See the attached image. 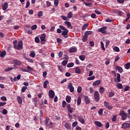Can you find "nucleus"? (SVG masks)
Masks as SVG:
<instances>
[{"mask_svg":"<svg viewBox=\"0 0 130 130\" xmlns=\"http://www.w3.org/2000/svg\"><path fill=\"white\" fill-rule=\"evenodd\" d=\"M14 48L17 49V50H20L23 48V42L19 41L17 44H15L13 46Z\"/></svg>","mask_w":130,"mask_h":130,"instance_id":"1","label":"nucleus"},{"mask_svg":"<svg viewBox=\"0 0 130 130\" xmlns=\"http://www.w3.org/2000/svg\"><path fill=\"white\" fill-rule=\"evenodd\" d=\"M107 29V26H103L98 29V32H101V33H102V34L108 35L109 34V32L105 30Z\"/></svg>","mask_w":130,"mask_h":130,"instance_id":"2","label":"nucleus"},{"mask_svg":"<svg viewBox=\"0 0 130 130\" xmlns=\"http://www.w3.org/2000/svg\"><path fill=\"white\" fill-rule=\"evenodd\" d=\"M104 105L105 107L107 108V109H108V110H112V109L113 108V106L109 104V103H108V102H104Z\"/></svg>","mask_w":130,"mask_h":130,"instance_id":"3","label":"nucleus"},{"mask_svg":"<svg viewBox=\"0 0 130 130\" xmlns=\"http://www.w3.org/2000/svg\"><path fill=\"white\" fill-rule=\"evenodd\" d=\"M94 98L96 102H98V101L100 100V94H99L98 91H95L94 92Z\"/></svg>","mask_w":130,"mask_h":130,"instance_id":"4","label":"nucleus"},{"mask_svg":"<svg viewBox=\"0 0 130 130\" xmlns=\"http://www.w3.org/2000/svg\"><path fill=\"white\" fill-rule=\"evenodd\" d=\"M68 33H69V29H66V30L62 31L61 35L64 38H69V35H68Z\"/></svg>","mask_w":130,"mask_h":130,"instance_id":"5","label":"nucleus"},{"mask_svg":"<svg viewBox=\"0 0 130 130\" xmlns=\"http://www.w3.org/2000/svg\"><path fill=\"white\" fill-rule=\"evenodd\" d=\"M68 89H70V91L71 92V93H73V92H74V91L75 90V88L74 87V86H73V83H70L68 84Z\"/></svg>","mask_w":130,"mask_h":130,"instance_id":"6","label":"nucleus"},{"mask_svg":"<svg viewBox=\"0 0 130 130\" xmlns=\"http://www.w3.org/2000/svg\"><path fill=\"white\" fill-rule=\"evenodd\" d=\"M48 95L50 98H54V96H55V93H54V91H53V90H50L49 91Z\"/></svg>","mask_w":130,"mask_h":130,"instance_id":"7","label":"nucleus"},{"mask_svg":"<svg viewBox=\"0 0 130 130\" xmlns=\"http://www.w3.org/2000/svg\"><path fill=\"white\" fill-rule=\"evenodd\" d=\"M45 37H46V35L44 34H42L40 37V40L42 44L45 43Z\"/></svg>","mask_w":130,"mask_h":130,"instance_id":"8","label":"nucleus"},{"mask_svg":"<svg viewBox=\"0 0 130 130\" xmlns=\"http://www.w3.org/2000/svg\"><path fill=\"white\" fill-rule=\"evenodd\" d=\"M128 127H130V124L128 123H124L122 124V128H123V129H126Z\"/></svg>","mask_w":130,"mask_h":130,"instance_id":"9","label":"nucleus"},{"mask_svg":"<svg viewBox=\"0 0 130 130\" xmlns=\"http://www.w3.org/2000/svg\"><path fill=\"white\" fill-rule=\"evenodd\" d=\"M127 117H128V118H129V116H128L127 113L124 112V113L121 117L122 120H125V119H126V118H127Z\"/></svg>","mask_w":130,"mask_h":130,"instance_id":"10","label":"nucleus"},{"mask_svg":"<svg viewBox=\"0 0 130 130\" xmlns=\"http://www.w3.org/2000/svg\"><path fill=\"white\" fill-rule=\"evenodd\" d=\"M13 63L15 66H21V64H22V62H21V61L17 59L13 60Z\"/></svg>","mask_w":130,"mask_h":130,"instance_id":"11","label":"nucleus"},{"mask_svg":"<svg viewBox=\"0 0 130 130\" xmlns=\"http://www.w3.org/2000/svg\"><path fill=\"white\" fill-rule=\"evenodd\" d=\"M8 7H9V5L8 4V3L6 2L5 3H4V4L2 5L3 11H6L7 9H8Z\"/></svg>","mask_w":130,"mask_h":130,"instance_id":"12","label":"nucleus"},{"mask_svg":"<svg viewBox=\"0 0 130 130\" xmlns=\"http://www.w3.org/2000/svg\"><path fill=\"white\" fill-rule=\"evenodd\" d=\"M64 127L67 129H68V130L71 129L72 128V126L71 125V124L68 123H65Z\"/></svg>","mask_w":130,"mask_h":130,"instance_id":"13","label":"nucleus"},{"mask_svg":"<svg viewBox=\"0 0 130 130\" xmlns=\"http://www.w3.org/2000/svg\"><path fill=\"white\" fill-rule=\"evenodd\" d=\"M94 124H95V125L97 126H99V127H101L103 126L102 123L98 121H95Z\"/></svg>","mask_w":130,"mask_h":130,"instance_id":"14","label":"nucleus"},{"mask_svg":"<svg viewBox=\"0 0 130 130\" xmlns=\"http://www.w3.org/2000/svg\"><path fill=\"white\" fill-rule=\"evenodd\" d=\"M17 102L19 104H22V102H23V100L21 98V96H18L17 97Z\"/></svg>","mask_w":130,"mask_h":130,"instance_id":"15","label":"nucleus"},{"mask_svg":"<svg viewBox=\"0 0 130 130\" xmlns=\"http://www.w3.org/2000/svg\"><path fill=\"white\" fill-rule=\"evenodd\" d=\"M120 74L118 73L117 74V80H116V79H114V82H120Z\"/></svg>","mask_w":130,"mask_h":130,"instance_id":"16","label":"nucleus"},{"mask_svg":"<svg viewBox=\"0 0 130 130\" xmlns=\"http://www.w3.org/2000/svg\"><path fill=\"white\" fill-rule=\"evenodd\" d=\"M116 70H117V71L120 74H121L122 73V72H123V70H122V68L121 67L118 66H116Z\"/></svg>","mask_w":130,"mask_h":130,"instance_id":"17","label":"nucleus"},{"mask_svg":"<svg viewBox=\"0 0 130 130\" xmlns=\"http://www.w3.org/2000/svg\"><path fill=\"white\" fill-rule=\"evenodd\" d=\"M101 83V80H96L93 83V86H99V85H100Z\"/></svg>","mask_w":130,"mask_h":130,"instance_id":"18","label":"nucleus"},{"mask_svg":"<svg viewBox=\"0 0 130 130\" xmlns=\"http://www.w3.org/2000/svg\"><path fill=\"white\" fill-rule=\"evenodd\" d=\"M100 93L102 95V94H104V92H105V89H104V87L101 86L100 88Z\"/></svg>","mask_w":130,"mask_h":130,"instance_id":"19","label":"nucleus"},{"mask_svg":"<svg viewBox=\"0 0 130 130\" xmlns=\"http://www.w3.org/2000/svg\"><path fill=\"white\" fill-rule=\"evenodd\" d=\"M84 100L86 104H89V103H90V99H89V98L87 96H85Z\"/></svg>","mask_w":130,"mask_h":130,"instance_id":"20","label":"nucleus"},{"mask_svg":"<svg viewBox=\"0 0 130 130\" xmlns=\"http://www.w3.org/2000/svg\"><path fill=\"white\" fill-rule=\"evenodd\" d=\"M78 120L80 122H81V123H82V124H84V123H85V119H84V118L80 117L78 118Z\"/></svg>","mask_w":130,"mask_h":130,"instance_id":"21","label":"nucleus"},{"mask_svg":"<svg viewBox=\"0 0 130 130\" xmlns=\"http://www.w3.org/2000/svg\"><path fill=\"white\" fill-rule=\"evenodd\" d=\"M82 2H83L84 5L86 6V7H93V4L91 3H87L85 2H84V0H81Z\"/></svg>","mask_w":130,"mask_h":130,"instance_id":"22","label":"nucleus"},{"mask_svg":"<svg viewBox=\"0 0 130 130\" xmlns=\"http://www.w3.org/2000/svg\"><path fill=\"white\" fill-rule=\"evenodd\" d=\"M6 54L7 51H6V50H4L1 53L0 57H4V56H5V55H6Z\"/></svg>","mask_w":130,"mask_h":130,"instance_id":"23","label":"nucleus"},{"mask_svg":"<svg viewBox=\"0 0 130 130\" xmlns=\"http://www.w3.org/2000/svg\"><path fill=\"white\" fill-rule=\"evenodd\" d=\"M72 99V98H71V96L70 95H67L66 96V101L68 103H71V100Z\"/></svg>","mask_w":130,"mask_h":130,"instance_id":"24","label":"nucleus"},{"mask_svg":"<svg viewBox=\"0 0 130 130\" xmlns=\"http://www.w3.org/2000/svg\"><path fill=\"white\" fill-rule=\"evenodd\" d=\"M48 84H49V82L48 80H46L44 82L43 85L44 89H46V88H47V85H48Z\"/></svg>","mask_w":130,"mask_h":130,"instance_id":"25","label":"nucleus"},{"mask_svg":"<svg viewBox=\"0 0 130 130\" xmlns=\"http://www.w3.org/2000/svg\"><path fill=\"white\" fill-rule=\"evenodd\" d=\"M89 26L88 23H85L84 25L82 26V31H84V30H86L87 29V27Z\"/></svg>","mask_w":130,"mask_h":130,"instance_id":"26","label":"nucleus"},{"mask_svg":"<svg viewBox=\"0 0 130 130\" xmlns=\"http://www.w3.org/2000/svg\"><path fill=\"white\" fill-rule=\"evenodd\" d=\"M64 23L67 25L68 28H70V27H72V23L70 22V21H65Z\"/></svg>","mask_w":130,"mask_h":130,"instance_id":"27","label":"nucleus"},{"mask_svg":"<svg viewBox=\"0 0 130 130\" xmlns=\"http://www.w3.org/2000/svg\"><path fill=\"white\" fill-rule=\"evenodd\" d=\"M87 40H88V36H86V35H84V36L82 38V41L83 42H86Z\"/></svg>","mask_w":130,"mask_h":130,"instance_id":"28","label":"nucleus"},{"mask_svg":"<svg viewBox=\"0 0 130 130\" xmlns=\"http://www.w3.org/2000/svg\"><path fill=\"white\" fill-rule=\"evenodd\" d=\"M48 122H49V118L46 117L45 120V124L46 126H48Z\"/></svg>","mask_w":130,"mask_h":130,"instance_id":"29","label":"nucleus"},{"mask_svg":"<svg viewBox=\"0 0 130 130\" xmlns=\"http://www.w3.org/2000/svg\"><path fill=\"white\" fill-rule=\"evenodd\" d=\"M91 34H93V31H86L84 32V35L86 36H88V35H91Z\"/></svg>","mask_w":130,"mask_h":130,"instance_id":"30","label":"nucleus"},{"mask_svg":"<svg viewBox=\"0 0 130 130\" xmlns=\"http://www.w3.org/2000/svg\"><path fill=\"white\" fill-rule=\"evenodd\" d=\"M75 73L76 74H81V70H80V68L79 67H76L75 68Z\"/></svg>","mask_w":130,"mask_h":130,"instance_id":"31","label":"nucleus"},{"mask_svg":"<svg viewBox=\"0 0 130 130\" xmlns=\"http://www.w3.org/2000/svg\"><path fill=\"white\" fill-rule=\"evenodd\" d=\"M76 51H77V48H72L69 50V52H70L71 53L73 52H76Z\"/></svg>","mask_w":130,"mask_h":130,"instance_id":"32","label":"nucleus"},{"mask_svg":"<svg viewBox=\"0 0 130 130\" xmlns=\"http://www.w3.org/2000/svg\"><path fill=\"white\" fill-rule=\"evenodd\" d=\"M79 58L81 60H82V61H83V60H85V59H86V56H85V55H82L79 56Z\"/></svg>","mask_w":130,"mask_h":130,"instance_id":"33","label":"nucleus"},{"mask_svg":"<svg viewBox=\"0 0 130 130\" xmlns=\"http://www.w3.org/2000/svg\"><path fill=\"white\" fill-rule=\"evenodd\" d=\"M116 86L119 89H123V86L121 83H117Z\"/></svg>","mask_w":130,"mask_h":130,"instance_id":"34","label":"nucleus"},{"mask_svg":"<svg viewBox=\"0 0 130 130\" xmlns=\"http://www.w3.org/2000/svg\"><path fill=\"white\" fill-rule=\"evenodd\" d=\"M74 66H75V64L74 63V62L69 63L67 64V68H73Z\"/></svg>","mask_w":130,"mask_h":130,"instance_id":"35","label":"nucleus"},{"mask_svg":"<svg viewBox=\"0 0 130 130\" xmlns=\"http://www.w3.org/2000/svg\"><path fill=\"white\" fill-rule=\"evenodd\" d=\"M82 102V100L81 99V97H78V99H77V105L79 106L80 105V104H81Z\"/></svg>","mask_w":130,"mask_h":130,"instance_id":"36","label":"nucleus"},{"mask_svg":"<svg viewBox=\"0 0 130 130\" xmlns=\"http://www.w3.org/2000/svg\"><path fill=\"white\" fill-rule=\"evenodd\" d=\"M114 95H115L114 92L111 91L109 92V97L110 98H112V97H114Z\"/></svg>","mask_w":130,"mask_h":130,"instance_id":"37","label":"nucleus"},{"mask_svg":"<svg viewBox=\"0 0 130 130\" xmlns=\"http://www.w3.org/2000/svg\"><path fill=\"white\" fill-rule=\"evenodd\" d=\"M58 70L60 71V72H63V67L61 65H59L58 67Z\"/></svg>","mask_w":130,"mask_h":130,"instance_id":"38","label":"nucleus"},{"mask_svg":"<svg viewBox=\"0 0 130 130\" xmlns=\"http://www.w3.org/2000/svg\"><path fill=\"white\" fill-rule=\"evenodd\" d=\"M68 18L69 19H71L72 18H73V13L70 12L68 14Z\"/></svg>","mask_w":130,"mask_h":130,"instance_id":"39","label":"nucleus"},{"mask_svg":"<svg viewBox=\"0 0 130 130\" xmlns=\"http://www.w3.org/2000/svg\"><path fill=\"white\" fill-rule=\"evenodd\" d=\"M61 18H62V19L64 20V21H69V18H68V17L67 16L61 15Z\"/></svg>","mask_w":130,"mask_h":130,"instance_id":"40","label":"nucleus"},{"mask_svg":"<svg viewBox=\"0 0 130 130\" xmlns=\"http://www.w3.org/2000/svg\"><path fill=\"white\" fill-rule=\"evenodd\" d=\"M35 55H36V54L34 51H32V52L29 54V56L31 57H35Z\"/></svg>","mask_w":130,"mask_h":130,"instance_id":"41","label":"nucleus"},{"mask_svg":"<svg viewBox=\"0 0 130 130\" xmlns=\"http://www.w3.org/2000/svg\"><path fill=\"white\" fill-rule=\"evenodd\" d=\"M13 46L10 45L7 48V52H11L12 51V48Z\"/></svg>","mask_w":130,"mask_h":130,"instance_id":"42","label":"nucleus"},{"mask_svg":"<svg viewBox=\"0 0 130 130\" xmlns=\"http://www.w3.org/2000/svg\"><path fill=\"white\" fill-rule=\"evenodd\" d=\"M59 3V1L58 0H54V6H55V7H57V6H58Z\"/></svg>","mask_w":130,"mask_h":130,"instance_id":"43","label":"nucleus"},{"mask_svg":"<svg viewBox=\"0 0 130 130\" xmlns=\"http://www.w3.org/2000/svg\"><path fill=\"white\" fill-rule=\"evenodd\" d=\"M59 28L61 30H62L63 31H66V30H68V29H67L66 27H64L62 25H59Z\"/></svg>","mask_w":130,"mask_h":130,"instance_id":"44","label":"nucleus"},{"mask_svg":"<svg viewBox=\"0 0 130 130\" xmlns=\"http://www.w3.org/2000/svg\"><path fill=\"white\" fill-rule=\"evenodd\" d=\"M67 64H68L67 60H64L62 61V66H63V67H66V66H67Z\"/></svg>","mask_w":130,"mask_h":130,"instance_id":"45","label":"nucleus"},{"mask_svg":"<svg viewBox=\"0 0 130 130\" xmlns=\"http://www.w3.org/2000/svg\"><path fill=\"white\" fill-rule=\"evenodd\" d=\"M130 67V62L129 63H127L125 64V68L126 70H129Z\"/></svg>","mask_w":130,"mask_h":130,"instance_id":"46","label":"nucleus"},{"mask_svg":"<svg viewBox=\"0 0 130 130\" xmlns=\"http://www.w3.org/2000/svg\"><path fill=\"white\" fill-rule=\"evenodd\" d=\"M98 113L99 115H102L103 114V109H100L98 111Z\"/></svg>","mask_w":130,"mask_h":130,"instance_id":"47","label":"nucleus"},{"mask_svg":"<svg viewBox=\"0 0 130 130\" xmlns=\"http://www.w3.org/2000/svg\"><path fill=\"white\" fill-rule=\"evenodd\" d=\"M114 50L115 51H116V52H119V48H118V47L117 46H115L114 48Z\"/></svg>","mask_w":130,"mask_h":130,"instance_id":"48","label":"nucleus"},{"mask_svg":"<svg viewBox=\"0 0 130 130\" xmlns=\"http://www.w3.org/2000/svg\"><path fill=\"white\" fill-rule=\"evenodd\" d=\"M27 86H23L22 89H21V92L22 93H24V92H25V91H26V90H27Z\"/></svg>","mask_w":130,"mask_h":130,"instance_id":"49","label":"nucleus"},{"mask_svg":"<svg viewBox=\"0 0 130 130\" xmlns=\"http://www.w3.org/2000/svg\"><path fill=\"white\" fill-rule=\"evenodd\" d=\"M31 29L33 30H36V29H37V25L35 24L34 25H32L31 27Z\"/></svg>","mask_w":130,"mask_h":130,"instance_id":"50","label":"nucleus"},{"mask_svg":"<svg viewBox=\"0 0 130 130\" xmlns=\"http://www.w3.org/2000/svg\"><path fill=\"white\" fill-rule=\"evenodd\" d=\"M94 79H95V76H93L88 77V78H87V80H88V81H92V80H94Z\"/></svg>","mask_w":130,"mask_h":130,"instance_id":"51","label":"nucleus"},{"mask_svg":"<svg viewBox=\"0 0 130 130\" xmlns=\"http://www.w3.org/2000/svg\"><path fill=\"white\" fill-rule=\"evenodd\" d=\"M78 125V122L75 121L72 123L73 127H76Z\"/></svg>","mask_w":130,"mask_h":130,"instance_id":"52","label":"nucleus"},{"mask_svg":"<svg viewBox=\"0 0 130 130\" xmlns=\"http://www.w3.org/2000/svg\"><path fill=\"white\" fill-rule=\"evenodd\" d=\"M77 92L78 93H81L82 92V87L81 86H78L77 88Z\"/></svg>","mask_w":130,"mask_h":130,"instance_id":"53","label":"nucleus"},{"mask_svg":"<svg viewBox=\"0 0 130 130\" xmlns=\"http://www.w3.org/2000/svg\"><path fill=\"white\" fill-rule=\"evenodd\" d=\"M13 70V67H9L8 68L5 69V72H10V71H12Z\"/></svg>","mask_w":130,"mask_h":130,"instance_id":"54","label":"nucleus"},{"mask_svg":"<svg viewBox=\"0 0 130 130\" xmlns=\"http://www.w3.org/2000/svg\"><path fill=\"white\" fill-rule=\"evenodd\" d=\"M51 6V3L49 1L46 2V7L47 8H49V7H50Z\"/></svg>","mask_w":130,"mask_h":130,"instance_id":"55","label":"nucleus"},{"mask_svg":"<svg viewBox=\"0 0 130 130\" xmlns=\"http://www.w3.org/2000/svg\"><path fill=\"white\" fill-rule=\"evenodd\" d=\"M30 7V2L29 1H27L26 4L25 6V9H28V7Z\"/></svg>","mask_w":130,"mask_h":130,"instance_id":"56","label":"nucleus"},{"mask_svg":"<svg viewBox=\"0 0 130 130\" xmlns=\"http://www.w3.org/2000/svg\"><path fill=\"white\" fill-rule=\"evenodd\" d=\"M116 115H114L113 116L112 118V121H113L114 122H115V121H116Z\"/></svg>","mask_w":130,"mask_h":130,"instance_id":"57","label":"nucleus"},{"mask_svg":"<svg viewBox=\"0 0 130 130\" xmlns=\"http://www.w3.org/2000/svg\"><path fill=\"white\" fill-rule=\"evenodd\" d=\"M35 42H36V43H39V42H40V40L39 39V38L38 37H36L35 39Z\"/></svg>","mask_w":130,"mask_h":130,"instance_id":"58","label":"nucleus"},{"mask_svg":"<svg viewBox=\"0 0 130 130\" xmlns=\"http://www.w3.org/2000/svg\"><path fill=\"white\" fill-rule=\"evenodd\" d=\"M101 45L103 50H105V47H104V43H103V42H101Z\"/></svg>","mask_w":130,"mask_h":130,"instance_id":"59","label":"nucleus"},{"mask_svg":"<svg viewBox=\"0 0 130 130\" xmlns=\"http://www.w3.org/2000/svg\"><path fill=\"white\" fill-rule=\"evenodd\" d=\"M27 69L28 72H32L33 71V69L30 67V66H27Z\"/></svg>","mask_w":130,"mask_h":130,"instance_id":"60","label":"nucleus"},{"mask_svg":"<svg viewBox=\"0 0 130 130\" xmlns=\"http://www.w3.org/2000/svg\"><path fill=\"white\" fill-rule=\"evenodd\" d=\"M8 113V110L6 109H4L3 110V114L6 115V114H7Z\"/></svg>","mask_w":130,"mask_h":130,"instance_id":"61","label":"nucleus"},{"mask_svg":"<svg viewBox=\"0 0 130 130\" xmlns=\"http://www.w3.org/2000/svg\"><path fill=\"white\" fill-rule=\"evenodd\" d=\"M46 76H47V72L46 71H44L43 73V78H46Z\"/></svg>","mask_w":130,"mask_h":130,"instance_id":"62","label":"nucleus"},{"mask_svg":"<svg viewBox=\"0 0 130 130\" xmlns=\"http://www.w3.org/2000/svg\"><path fill=\"white\" fill-rule=\"evenodd\" d=\"M1 100L3 101H7V97L3 96L1 98Z\"/></svg>","mask_w":130,"mask_h":130,"instance_id":"63","label":"nucleus"},{"mask_svg":"<svg viewBox=\"0 0 130 130\" xmlns=\"http://www.w3.org/2000/svg\"><path fill=\"white\" fill-rule=\"evenodd\" d=\"M61 39L60 38H57V42L59 44H61Z\"/></svg>","mask_w":130,"mask_h":130,"instance_id":"64","label":"nucleus"}]
</instances>
